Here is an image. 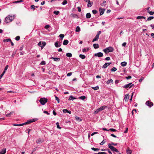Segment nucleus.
<instances>
[{"label":"nucleus","mask_w":154,"mask_h":154,"mask_svg":"<svg viewBox=\"0 0 154 154\" xmlns=\"http://www.w3.org/2000/svg\"><path fill=\"white\" fill-rule=\"evenodd\" d=\"M15 17V15H8L5 19V22L6 23H8L11 22L13 21Z\"/></svg>","instance_id":"f257e3e1"},{"label":"nucleus","mask_w":154,"mask_h":154,"mask_svg":"<svg viewBox=\"0 0 154 154\" xmlns=\"http://www.w3.org/2000/svg\"><path fill=\"white\" fill-rule=\"evenodd\" d=\"M103 51L106 54H107L109 52L113 51V48L112 47H109L103 49Z\"/></svg>","instance_id":"f03ea898"},{"label":"nucleus","mask_w":154,"mask_h":154,"mask_svg":"<svg viewBox=\"0 0 154 154\" xmlns=\"http://www.w3.org/2000/svg\"><path fill=\"white\" fill-rule=\"evenodd\" d=\"M48 99L45 98H41L39 100V102L42 105H44L45 103L47 102Z\"/></svg>","instance_id":"7ed1b4c3"},{"label":"nucleus","mask_w":154,"mask_h":154,"mask_svg":"<svg viewBox=\"0 0 154 154\" xmlns=\"http://www.w3.org/2000/svg\"><path fill=\"white\" fill-rule=\"evenodd\" d=\"M36 121V119H30L29 120L27 121V122L25 123L20 124V126H22L24 125H25L26 124H29L31 123L34 122L35 121Z\"/></svg>","instance_id":"20e7f679"},{"label":"nucleus","mask_w":154,"mask_h":154,"mask_svg":"<svg viewBox=\"0 0 154 154\" xmlns=\"http://www.w3.org/2000/svg\"><path fill=\"white\" fill-rule=\"evenodd\" d=\"M134 85V84L132 83H129L128 84L125 85L123 86V88H130L132 87Z\"/></svg>","instance_id":"39448f33"},{"label":"nucleus","mask_w":154,"mask_h":154,"mask_svg":"<svg viewBox=\"0 0 154 154\" xmlns=\"http://www.w3.org/2000/svg\"><path fill=\"white\" fill-rule=\"evenodd\" d=\"M94 56L98 57H101L103 56V54L101 52H98L97 53H95L94 54Z\"/></svg>","instance_id":"423d86ee"},{"label":"nucleus","mask_w":154,"mask_h":154,"mask_svg":"<svg viewBox=\"0 0 154 154\" xmlns=\"http://www.w3.org/2000/svg\"><path fill=\"white\" fill-rule=\"evenodd\" d=\"M108 146L109 147V148L113 152H114V151L115 150V149L116 148L113 146L111 145V144L110 143H108Z\"/></svg>","instance_id":"0eeeda50"},{"label":"nucleus","mask_w":154,"mask_h":154,"mask_svg":"<svg viewBox=\"0 0 154 154\" xmlns=\"http://www.w3.org/2000/svg\"><path fill=\"white\" fill-rule=\"evenodd\" d=\"M146 104L150 107L153 105V103L152 102H149V101H147L146 103Z\"/></svg>","instance_id":"6e6552de"},{"label":"nucleus","mask_w":154,"mask_h":154,"mask_svg":"<svg viewBox=\"0 0 154 154\" xmlns=\"http://www.w3.org/2000/svg\"><path fill=\"white\" fill-rule=\"evenodd\" d=\"M105 11V9H103L102 8H99V11L100 13V15H103Z\"/></svg>","instance_id":"1a4fd4ad"},{"label":"nucleus","mask_w":154,"mask_h":154,"mask_svg":"<svg viewBox=\"0 0 154 154\" xmlns=\"http://www.w3.org/2000/svg\"><path fill=\"white\" fill-rule=\"evenodd\" d=\"M112 63H105L103 66L102 68L104 69L106 68L107 66Z\"/></svg>","instance_id":"9d476101"},{"label":"nucleus","mask_w":154,"mask_h":154,"mask_svg":"<svg viewBox=\"0 0 154 154\" xmlns=\"http://www.w3.org/2000/svg\"><path fill=\"white\" fill-rule=\"evenodd\" d=\"M61 42H57L55 43L54 45L57 48L61 46Z\"/></svg>","instance_id":"9b49d317"},{"label":"nucleus","mask_w":154,"mask_h":154,"mask_svg":"<svg viewBox=\"0 0 154 154\" xmlns=\"http://www.w3.org/2000/svg\"><path fill=\"white\" fill-rule=\"evenodd\" d=\"M129 95L128 94H126L124 98V100L125 101H128L129 98Z\"/></svg>","instance_id":"f8f14e48"},{"label":"nucleus","mask_w":154,"mask_h":154,"mask_svg":"<svg viewBox=\"0 0 154 154\" xmlns=\"http://www.w3.org/2000/svg\"><path fill=\"white\" fill-rule=\"evenodd\" d=\"M6 152V148H4L2 149V150L0 152V154H4Z\"/></svg>","instance_id":"ddd939ff"},{"label":"nucleus","mask_w":154,"mask_h":154,"mask_svg":"<svg viewBox=\"0 0 154 154\" xmlns=\"http://www.w3.org/2000/svg\"><path fill=\"white\" fill-rule=\"evenodd\" d=\"M50 58L53 59L54 61H59L60 60V59L57 57H51V58Z\"/></svg>","instance_id":"4468645a"},{"label":"nucleus","mask_w":154,"mask_h":154,"mask_svg":"<svg viewBox=\"0 0 154 154\" xmlns=\"http://www.w3.org/2000/svg\"><path fill=\"white\" fill-rule=\"evenodd\" d=\"M106 106H103L102 107L98 108V110H99L100 111H101L103 110L106 108Z\"/></svg>","instance_id":"2eb2a0df"},{"label":"nucleus","mask_w":154,"mask_h":154,"mask_svg":"<svg viewBox=\"0 0 154 154\" xmlns=\"http://www.w3.org/2000/svg\"><path fill=\"white\" fill-rule=\"evenodd\" d=\"M137 19H145L146 17L141 16H139L137 17Z\"/></svg>","instance_id":"dca6fc26"},{"label":"nucleus","mask_w":154,"mask_h":154,"mask_svg":"<svg viewBox=\"0 0 154 154\" xmlns=\"http://www.w3.org/2000/svg\"><path fill=\"white\" fill-rule=\"evenodd\" d=\"M63 113H65L66 112H68L69 114L71 113V111H69L67 109H64L63 110Z\"/></svg>","instance_id":"f3484780"},{"label":"nucleus","mask_w":154,"mask_h":154,"mask_svg":"<svg viewBox=\"0 0 154 154\" xmlns=\"http://www.w3.org/2000/svg\"><path fill=\"white\" fill-rule=\"evenodd\" d=\"M76 98L73 97L71 95L69 97V98L68 99L69 100H73L76 99Z\"/></svg>","instance_id":"a211bd4d"},{"label":"nucleus","mask_w":154,"mask_h":154,"mask_svg":"<svg viewBox=\"0 0 154 154\" xmlns=\"http://www.w3.org/2000/svg\"><path fill=\"white\" fill-rule=\"evenodd\" d=\"M126 152L127 154H131L132 151L128 147L126 150Z\"/></svg>","instance_id":"6ab92c4d"},{"label":"nucleus","mask_w":154,"mask_h":154,"mask_svg":"<svg viewBox=\"0 0 154 154\" xmlns=\"http://www.w3.org/2000/svg\"><path fill=\"white\" fill-rule=\"evenodd\" d=\"M94 48L96 49L99 48V45L98 44H93Z\"/></svg>","instance_id":"aec40b11"},{"label":"nucleus","mask_w":154,"mask_h":154,"mask_svg":"<svg viewBox=\"0 0 154 154\" xmlns=\"http://www.w3.org/2000/svg\"><path fill=\"white\" fill-rule=\"evenodd\" d=\"M69 41L67 40H65L63 41V45H67V44L68 43Z\"/></svg>","instance_id":"412c9836"},{"label":"nucleus","mask_w":154,"mask_h":154,"mask_svg":"<svg viewBox=\"0 0 154 154\" xmlns=\"http://www.w3.org/2000/svg\"><path fill=\"white\" fill-rule=\"evenodd\" d=\"M110 83H111L112 84L113 83V81L112 79H110L106 82V83L107 84H109Z\"/></svg>","instance_id":"4be33fe9"},{"label":"nucleus","mask_w":154,"mask_h":154,"mask_svg":"<svg viewBox=\"0 0 154 154\" xmlns=\"http://www.w3.org/2000/svg\"><path fill=\"white\" fill-rule=\"evenodd\" d=\"M99 36H98V35H96L95 37L93 39L92 42H94L97 40L99 38Z\"/></svg>","instance_id":"5701e85b"},{"label":"nucleus","mask_w":154,"mask_h":154,"mask_svg":"<svg viewBox=\"0 0 154 154\" xmlns=\"http://www.w3.org/2000/svg\"><path fill=\"white\" fill-rule=\"evenodd\" d=\"M86 17L87 18H90L91 17V15L90 13H88L86 14Z\"/></svg>","instance_id":"b1692460"},{"label":"nucleus","mask_w":154,"mask_h":154,"mask_svg":"<svg viewBox=\"0 0 154 154\" xmlns=\"http://www.w3.org/2000/svg\"><path fill=\"white\" fill-rule=\"evenodd\" d=\"M79 57L82 59H85L86 57L84 55L80 54L79 56Z\"/></svg>","instance_id":"393cba45"},{"label":"nucleus","mask_w":154,"mask_h":154,"mask_svg":"<svg viewBox=\"0 0 154 154\" xmlns=\"http://www.w3.org/2000/svg\"><path fill=\"white\" fill-rule=\"evenodd\" d=\"M121 65L122 66H125L127 65V63H126V62H125V61L122 62L121 63Z\"/></svg>","instance_id":"a878e982"},{"label":"nucleus","mask_w":154,"mask_h":154,"mask_svg":"<svg viewBox=\"0 0 154 154\" xmlns=\"http://www.w3.org/2000/svg\"><path fill=\"white\" fill-rule=\"evenodd\" d=\"M106 2L105 1H103V2L101 4L102 6L103 7L106 5Z\"/></svg>","instance_id":"bb28decb"},{"label":"nucleus","mask_w":154,"mask_h":154,"mask_svg":"<svg viewBox=\"0 0 154 154\" xmlns=\"http://www.w3.org/2000/svg\"><path fill=\"white\" fill-rule=\"evenodd\" d=\"M88 3V4L87 5V6L88 7H91L92 5L93 2L91 3L90 1Z\"/></svg>","instance_id":"cd10ccee"},{"label":"nucleus","mask_w":154,"mask_h":154,"mask_svg":"<svg viewBox=\"0 0 154 154\" xmlns=\"http://www.w3.org/2000/svg\"><path fill=\"white\" fill-rule=\"evenodd\" d=\"M91 88L94 90H97L99 89V87L98 86L94 87H91Z\"/></svg>","instance_id":"c85d7f7f"},{"label":"nucleus","mask_w":154,"mask_h":154,"mask_svg":"<svg viewBox=\"0 0 154 154\" xmlns=\"http://www.w3.org/2000/svg\"><path fill=\"white\" fill-rule=\"evenodd\" d=\"M80 31V28L79 26H77L76 27L75 31L76 32H79Z\"/></svg>","instance_id":"c756f323"},{"label":"nucleus","mask_w":154,"mask_h":154,"mask_svg":"<svg viewBox=\"0 0 154 154\" xmlns=\"http://www.w3.org/2000/svg\"><path fill=\"white\" fill-rule=\"evenodd\" d=\"M106 142V140H103L100 143V145H103Z\"/></svg>","instance_id":"7c9ffc66"},{"label":"nucleus","mask_w":154,"mask_h":154,"mask_svg":"<svg viewBox=\"0 0 154 154\" xmlns=\"http://www.w3.org/2000/svg\"><path fill=\"white\" fill-rule=\"evenodd\" d=\"M66 55L67 57H70L72 56V54L70 53H68L66 54Z\"/></svg>","instance_id":"2f4dec72"},{"label":"nucleus","mask_w":154,"mask_h":154,"mask_svg":"<svg viewBox=\"0 0 154 154\" xmlns=\"http://www.w3.org/2000/svg\"><path fill=\"white\" fill-rule=\"evenodd\" d=\"M85 98H86V97L85 96H81L79 97V99H81L83 100L85 99Z\"/></svg>","instance_id":"473e14b6"},{"label":"nucleus","mask_w":154,"mask_h":154,"mask_svg":"<svg viewBox=\"0 0 154 154\" xmlns=\"http://www.w3.org/2000/svg\"><path fill=\"white\" fill-rule=\"evenodd\" d=\"M91 149L93 150H94V151H98L100 150L99 149L95 148H94V147L91 148Z\"/></svg>","instance_id":"72a5a7b5"},{"label":"nucleus","mask_w":154,"mask_h":154,"mask_svg":"<svg viewBox=\"0 0 154 154\" xmlns=\"http://www.w3.org/2000/svg\"><path fill=\"white\" fill-rule=\"evenodd\" d=\"M3 41L4 42H11V39L10 38H8L7 39H4L3 40Z\"/></svg>","instance_id":"f704fd0d"},{"label":"nucleus","mask_w":154,"mask_h":154,"mask_svg":"<svg viewBox=\"0 0 154 154\" xmlns=\"http://www.w3.org/2000/svg\"><path fill=\"white\" fill-rule=\"evenodd\" d=\"M154 18V17L153 16H151L148 17V18L147 19V20L148 21Z\"/></svg>","instance_id":"c9c22d12"},{"label":"nucleus","mask_w":154,"mask_h":154,"mask_svg":"<svg viewBox=\"0 0 154 154\" xmlns=\"http://www.w3.org/2000/svg\"><path fill=\"white\" fill-rule=\"evenodd\" d=\"M67 2L66 0H64L63 2H62V4L63 5H65L67 4Z\"/></svg>","instance_id":"e433bc0d"},{"label":"nucleus","mask_w":154,"mask_h":154,"mask_svg":"<svg viewBox=\"0 0 154 154\" xmlns=\"http://www.w3.org/2000/svg\"><path fill=\"white\" fill-rule=\"evenodd\" d=\"M116 70H117V69L115 67H113L112 68V69H111V71L112 72H114L116 71Z\"/></svg>","instance_id":"4c0bfd02"},{"label":"nucleus","mask_w":154,"mask_h":154,"mask_svg":"<svg viewBox=\"0 0 154 154\" xmlns=\"http://www.w3.org/2000/svg\"><path fill=\"white\" fill-rule=\"evenodd\" d=\"M72 17H73L74 18H78V16L77 14H71Z\"/></svg>","instance_id":"58836bf2"},{"label":"nucleus","mask_w":154,"mask_h":154,"mask_svg":"<svg viewBox=\"0 0 154 154\" xmlns=\"http://www.w3.org/2000/svg\"><path fill=\"white\" fill-rule=\"evenodd\" d=\"M56 125H57V128L59 129H61V127L59 126L58 122H57L56 123Z\"/></svg>","instance_id":"ea45409f"},{"label":"nucleus","mask_w":154,"mask_h":154,"mask_svg":"<svg viewBox=\"0 0 154 154\" xmlns=\"http://www.w3.org/2000/svg\"><path fill=\"white\" fill-rule=\"evenodd\" d=\"M23 1L22 0H20V1H17L15 2H13V3H19L21 2H23Z\"/></svg>","instance_id":"a19ab883"},{"label":"nucleus","mask_w":154,"mask_h":154,"mask_svg":"<svg viewBox=\"0 0 154 154\" xmlns=\"http://www.w3.org/2000/svg\"><path fill=\"white\" fill-rule=\"evenodd\" d=\"M93 13L95 14L97 13V11L96 10H93L92 11Z\"/></svg>","instance_id":"79ce46f5"},{"label":"nucleus","mask_w":154,"mask_h":154,"mask_svg":"<svg viewBox=\"0 0 154 154\" xmlns=\"http://www.w3.org/2000/svg\"><path fill=\"white\" fill-rule=\"evenodd\" d=\"M53 13L57 15L59 14V13H60V12L59 11H54Z\"/></svg>","instance_id":"37998d69"},{"label":"nucleus","mask_w":154,"mask_h":154,"mask_svg":"<svg viewBox=\"0 0 154 154\" xmlns=\"http://www.w3.org/2000/svg\"><path fill=\"white\" fill-rule=\"evenodd\" d=\"M148 12L150 14V15H153L154 14V12L148 11Z\"/></svg>","instance_id":"c03bdc74"},{"label":"nucleus","mask_w":154,"mask_h":154,"mask_svg":"<svg viewBox=\"0 0 154 154\" xmlns=\"http://www.w3.org/2000/svg\"><path fill=\"white\" fill-rule=\"evenodd\" d=\"M55 98L56 100L57 101V102L58 103H59L60 102V100L58 97H57V96H55Z\"/></svg>","instance_id":"a18cd8bd"},{"label":"nucleus","mask_w":154,"mask_h":154,"mask_svg":"<svg viewBox=\"0 0 154 154\" xmlns=\"http://www.w3.org/2000/svg\"><path fill=\"white\" fill-rule=\"evenodd\" d=\"M38 45L41 47L42 48H43V47L42 46V43H41V42H39L38 43Z\"/></svg>","instance_id":"49530a36"},{"label":"nucleus","mask_w":154,"mask_h":154,"mask_svg":"<svg viewBox=\"0 0 154 154\" xmlns=\"http://www.w3.org/2000/svg\"><path fill=\"white\" fill-rule=\"evenodd\" d=\"M46 64V63H45V62L44 61H42L41 63H40V64L42 65H45Z\"/></svg>","instance_id":"de8ad7c7"},{"label":"nucleus","mask_w":154,"mask_h":154,"mask_svg":"<svg viewBox=\"0 0 154 154\" xmlns=\"http://www.w3.org/2000/svg\"><path fill=\"white\" fill-rule=\"evenodd\" d=\"M59 36L60 38L62 39L64 37V35L63 34H60L59 35Z\"/></svg>","instance_id":"09e8293b"},{"label":"nucleus","mask_w":154,"mask_h":154,"mask_svg":"<svg viewBox=\"0 0 154 154\" xmlns=\"http://www.w3.org/2000/svg\"><path fill=\"white\" fill-rule=\"evenodd\" d=\"M20 39V37L19 36H16L15 38V39L17 41H18Z\"/></svg>","instance_id":"8fccbe9b"},{"label":"nucleus","mask_w":154,"mask_h":154,"mask_svg":"<svg viewBox=\"0 0 154 154\" xmlns=\"http://www.w3.org/2000/svg\"><path fill=\"white\" fill-rule=\"evenodd\" d=\"M109 130L111 131H113V132H115L116 131V130L115 129H114V128H110Z\"/></svg>","instance_id":"3c124183"},{"label":"nucleus","mask_w":154,"mask_h":154,"mask_svg":"<svg viewBox=\"0 0 154 154\" xmlns=\"http://www.w3.org/2000/svg\"><path fill=\"white\" fill-rule=\"evenodd\" d=\"M99 112H100V111H99V110H98V109L96 111H94V114H96Z\"/></svg>","instance_id":"603ef678"},{"label":"nucleus","mask_w":154,"mask_h":154,"mask_svg":"<svg viewBox=\"0 0 154 154\" xmlns=\"http://www.w3.org/2000/svg\"><path fill=\"white\" fill-rule=\"evenodd\" d=\"M12 113H13V112H10V113H8V114H7L6 115V117H8V116H10V115H11V114Z\"/></svg>","instance_id":"864d4df0"},{"label":"nucleus","mask_w":154,"mask_h":154,"mask_svg":"<svg viewBox=\"0 0 154 154\" xmlns=\"http://www.w3.org/2000/svg\"><path fill=\"white\" fill-rule=\"evenodd\" d=\"M8 65H6L5 66V68L4 69V70H5V71H6L8 69Z\"/></svg>","instance_id":"5fc2aeb1"},{"label":"nucleus","mask_w":154,"mask_h":154,"mask_svg":"<svg viewBox=\"0 0 154 154\" xmlns=\"http://www.w3.org/2000/svg\"><path fill=\"white\" fill-rule=\"evenodd\" d=\"M50 27V26L49 25H46L45 26V29H48Z\"/></svg>","instance_id":"6e6d98bb"},{"label":"nucleus","mask_w":154,"mask_h":154,"mask_svg":"<svg viewBox=\"0 0 154 154\" xmlns=\"http://www.w3.org/2000/svg\"><path fill=\"white\" fill-rule=\"evenodd\" d=\"M72 72H69L67 74V76H71L72 75Z\"/></svg>","instance_id":"4d7b16f0"},{"label":"nucleus","mask_w":154,"mask_h":154,"mask_svg":"<svg viewBox=\"0 0 154 154\" xmlns=\"http://www.w3.org/2000/svg\"><path fill=\"white\" fill-rule=\"evenodd\" d=\"M35 6L34 5H32L31 6V8L32 9H35Z\"/></svg>","instance_id":"13d9d810"},{"label":"nucleus","mask_w":154,"mask_h":154,"mask_svg":"<svg viewBox=\"0 0 154 154\" xmlns=\"http://www.w3.org/2000/svg\"><path fill=\"white\" fill-rule=\"evenodd\" d=\"M144 79V78H143V77H142V78H141V79H140L139 80V82H142V80H143Z\"/></svg>","instance_id":"bf43d9fd"},{"label":"nucleus","mask_w":154,"mask_h":154,"mask_svg":"<svg viewBox=\"0 0 154 154\" xmlns=\"http://www.w3.org/2000/svg\"><path fill=\"white\" fill-rule=\"evenodd\" d=\"M42 142L41 141V140H40V139H38V140L37 141H36V142L37 143H40V142Z\"/></svg>","instance_id":"052dcab7"},{"label":"nucleus","mask_w":154,"mask_h":154,"mask_svg":"<svg viewBox=\"0 0 154 154\" xmlns=\"http://www.w3.org/2000/svg\"><path fill=\"white\" fill-rule=\"evenodd\" d=\"M105 60H110V58L109 57H107L105 58Z\"/></svg>","instance_id":"680f3d73"},{"label":"nucleus","mask_w":154,"mask_h":154,"mask_svg":"<svg viewBox=\"0 0 154 154\" xmlns=\"http://www.w3.org/2000/svg\"><path fill=\"white\" fill-rule=\"evenodd\" d=\"M111 144V145H113V146H116L117 145V143H114L113 142H112L111 143H110Z\"/></svg>","instance_id":"e2e57ef3"},{"label":"nucleus","mask_w":154,"mask_h":154,"mask_svg":"<svg viewBox=\"0 0 154 154\" xmlns=\"http://www.w3.org/2000/svg\"><path fill=\"white\" fill-rule=\"evenodd\" d=\"M98 133V132H93V133H92L91 134V136H93L95 134H97Z\"/></svg>","instance_id":"0e129e2a"},{"label":"nucleus","mask_w":154,"mask_h":154,"mask_svg":"<svg viewBox=\"0 0 154 154\" xmlns=\"http://www.w3.org/2000/svg\"><path fill=\"white\" fill-rule=\"evenodd\" d=\"M98 154H106V153L104 152H99L98 153Z\"/></svg>","instance_id":"69168bd1"},{"label":"nucleus","mask_w":154,"mask_h":154,"mask_svg":"<svg viewBox=\"0 0 154 154\" xmlns=\"http://www.w3.org/2000/svg\"><path fill=\"white\" fill-rule=\"evenodd\" d=\"M126 78L127 79H129L131 78V76H129L128 77H126Z\"/></svg>","instance_id":"338daca9"},{"label":"nucleus","mask_w":154,"mask_h":154,"mask_svg":"<svg viewBox=\"0 0 154 154\" xmlns=\"http://www.w3.org/2000/svg\"><path fill=\"white\" fill-rule=\"evenodd\" d=\"M126 45V43L125 42H124L122 44V46L125 47V46Z\"/></svg>","instance_id":"774afa93"}]
</instances>
